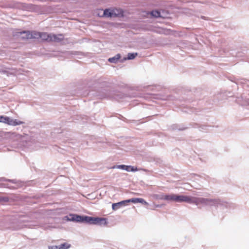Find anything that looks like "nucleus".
<instances>
[{
  "label": "nucleus",
  "mask_w": 249,
  "mask_h": 249,
  "mask_svg": "<svg viewBox=\"0 0 249 249\" xmlns=\"http://www.w3.org/2000/svg\"><path fill=\"white\" fill-rule=\"evenodd\" d=\"M192 204H195L197 206L202 205L203 206H224L228 207L229 204L218 199H209L203 197H192Z\"/></svg>",
  "instance_id": "obj_1"
},
{
  "label": "nucleus",
  "mask_w": 249,
  "mask_h": 249,
  "mask_svg": "<svg viewBox=\"0 0 249 249\" xmlns=\"http://www.w3.org/2000/svg\"><path fill=\"white\" fill-rule=\"evenodd\" d=\"M90 224L106 225L107 224L106 219L102 217H94L84 216V222Z\"/></svg>",
  "instance_id": "obj_2"
},
{
  "label": "nucleus",
  "mask_w": 249,
  "mask_h": 249,
  "mask_svg": "<svg viewBox=\"0 0 249 249\" xmlns=\"http://www.w3.org/2000/svg\"><path fill=\"white\" fill-rule=\"evenodd\" d=\"M0 122L7 124L12 126H17L23 124L24 123L17 119H14L7 116H0Z\"/></svg>",
  "instance_id": "obj_3"
},
{
  "label": "nucleus",
  "mask_w": 249,
  "mask_h": 249,
  "mask_svg": "<svg viewBox=\"0 0 249 249\" xmlns=\"http://www.w3.org/2000/svg\"><path fill=\"white\" fill-rule=\"evenodd\" d=\"M52 36V34H49L46 33H40L35 31L34 38H40L44 40L51 41Z\"/></svg>",
  "instance_id": "obj_4"
},
{
  "label": "nucleus",
  "mask_w": 249,
  "mask_h": 249,
  "mask_svg": "<svg viewBox=\"0 0 249 249\" xmlns=\"http://www.w3.org/2000/svg\"><path fill=\"white\" fill-rule=\"evenodd\" d=\"M34 32H30L29 31H23L17 32L15 36L23 39L34 38Z\"/></svg>",
  "instance_id": "obj_5"
},
{
  "label": "nucleus",
  "mask_w": 249,
  "mask_h": 249,
  "mask_svg": "<svg viewBox=\"0 0 249 249\" xmlns=\"http://www.w3.org/2000/svg\"><path fill=\"white\" fill-rule=\"evenodd\" d=\"M65 218L68 221H73L77 222H84V216H80L74 214H70L66 216Z\"/></svg>",
  "instance_id": "obj_6"
},
{
  "label": "nucleus",
  "mask_w": 249,
  "mask_h": 249,
  "mask_svg": "<svg viewBox=\"0 0 249 249\" xmlns=\"http://www.w3.org/2000/svg\"><path fill=\"white\" fill-rule=\"evenodd\" d=\"M192 197L184 195H176L175 202H186L192 204Z\"/></svg>",
  "instance_id": "obj_7"
},
{
  "label": "nucleus",
  "mask_w": 249,
  "mask_h": 249,
  "mask_svg": "<svg viewBox=\"0 0 249 249\" xmlns=\"http://www.w3.org/2000/svg\"><path fill=\"white\" fill-rule=\"evenodd\" d=\"M120 13L117 9H106L104 11V16L107 18L116 17L118 16Z\"/></svg>",
  "instance_id": "obj_8"
},
{
  "label": "nucleus",
  "mask_w": 249,
  "mask_h": 249,
  "mask_svg": "<svg viewBox=\"0 0 249 249\" xmlns=\"http://www.w3.org/2000/svg\"><path fill=\"white\" fill-rule=\"evenodd\" d=\"M129 203V199H127L118 203H113L112 205V208L114 211H116L119 209L127 205Z\"/></svg>",
  "instance_id": "obj_9"
},
{
  "label": "nucleus",
  "mask_w": 249,
  "mask_h": 249,
  "mask_svg": "<svg viewBox=\"0 0 249 249\" xmlns=\"http://www.w3.org/2000/svg\"><path fill=\"white\" fill-rule=\"evenodd\" d=\"M71 245L67 243H64L59 246H53L49 247V249H68Z\"/></svg>",
  "instance_id": "obj_10"
},
{
  "label": "nucleus",
  "mask_w": 249,
  "mask_h": 249,
  "mask_svg": "<svg viewBox=\"0 0 249 249\" xmlns=\"http://www.w3.org/2000/svg\"><path fill=\"white\" fill-rule=\"evenodd\" d=\"M129 202L134 203H141L143 205H148V203L142 198H133L129 199Z\"/></svg>",
  "instance_id": "obj_11"
},
{
  "label": "nucleus",
  "mask_w": 249,
  "mask_h": 249,
  "mask_svg": "<svg viewBox=\"0 0 249 249\" xmlns=\"http://www.w3.org/2000/svg\"><path fill=\"white\" fill-rule=\"evenodd\" d=\"M64 38L63 35L62 34L54 35L52 34L51 41L59 42Z\"/></svg>",
  "instance_id": "obj_12"
},
{
  "label": "nucleus",
  "mask_w": 249,
  "mask_h": 249,
  "mask_svg": "<svg viewBox=\"0 0 249 249\" xmlns=\"http://www.w3.org/2000/svg\"><path fill=\"white\" fill-rule=\"evenodd\" d=\"M176 195L175 194H166L165 200L169 202H175Z\"/></svg>",
  "instance_id": "obj_13"
},
{
  "label": "nucleus",
  "mask_w": 249,
  "mask_h": 249,
  "mask_svg": "<svg viewBox=\"0 0 249 249\" xmlns=\"http://www.w3.org/2000/svg\"><path fill=\"white\" fill-rule=\"evenodd\" d=\"M150 14H151V15L152 16H153V17L163 18V16L162 15H161V12L158 10L152 11L151 12Z\"/></svg>",
  "instance_id": "obj_14"
},
{
  "label": "nucleus",
  "mask_w": 249,
  "mask_h": 249,
  "mask_svg": "<svg viewBox=\"0 0 249 249\" xmlns=\"http://www.w3.org/2000/svg\"><path fill=\"white\" fill-rule=\"evenodd\" d=\"M153 197L154 198L157 200H165L166 197V194H160L153 195Z\"/></svg>",
  "instance_id": "obj_15"
},
{
  "label": "nucleus",
  "mask_w": 249,
  "mask_h": 249,
  "mask_svg": "<svg viewBox=\"0 0 249 249\" xmlns=\"http://www.w3.org/2000/svg\"><path fill=\"white\" fill-rule=\"evenodd\" d=\"M120 57H121L120 54H117L114 57L109 58L108 59V61L110 63H116L117 62V61H118V60L120 58Z\"/></svg>",
  "instance_id": "obj_16"
},
{
  "label": "nucleus",
  "mask_w": 249,
  "mask_h": 249,
  "mask_svg": "<svg viewBox=\"0 0 249 249\" xmlns=\"http://www.w3.org/2000/svg\"><path fill=\"white\" fill-rule=\"evenodd\" d=\"M138 55V53H129L127 58H124V60H132L135 58Z\"/></svg>",
  "instance_id": "obj_17"
},
{
  "label": "nucleus",
  "mask_w": 249,
  "mask_h": 249,
  "mask_svg": "<svg viewBox=\"0 0 249 249\" xmlns=\"http://www.w3.org/2000/svg\"><path fill=\"white\" fill-rule=\"evenodd\" d=\"M125 165H114L111 167L112 169H120L125 170Z\"/></svg>",
  "instance_id": "obj_18"
},
{
  "label": "nucleus",
  "mask_w": 249,
  "mask_h": 249,
  "mask_svg": "<svg viewBox=\"0 0 249 249\" xmlns=\"http://www.w3.org/2000/svg\"><path fill=\"white\" fill-rule=\"evenodd\" d=\"M139 170L138 168H135L134 167L131 166L130 171L135 172V171H138Z\"/></svg>",
  "instance_id": "obj_19"
},
{
  "label": "nucleus",
  "mask_w": 249,
  "mask_h": 249,
  "mask_svg": "<svg viewBox=\"0 0 249 249\" xmlns=\"http://www.w3.org/2000/svg\"><path fill=\"white\" fill-rule=\"evenodd\" d=\"M130 168H131V166L130 165H125V170L127 171V172H130Z\"/></svg>",
  "instance_id": "obj_20"
},
{
  "label": "nucleus",
  "mask_w": 249,
  "mask_h": 249,
  "mask_svg": "<svg viewBox=\"0 0 249 249\" xmlns=\"http://www.w3.org/2000/svg\"><path fill=\"white\" fill-rule=\"evenodd\" d=\"M17 73V71L15 70H13V71L11 72V74H16Z\"/></svg>",
  "instance_id": "obj_21"
},
{
  "label": "nucleus",
  "mask_w": 249,
  "mask_h": 249,
  "mask_svg": "<svg viewBox=\"0 0 249 249\" xmlns=\"http://www.w3.org/2000/svg\"><path fill=\"white\" fill-rule=\"evenodd\" d=\"M237 102L239 104H242V105H245V104H244V103H241V102L239 101V100H238V101H237Z\"/></svg>",
  "instance_id": "obj_22"
},
{
  "label": "nucleus",
  "mask_w": 249,
  "mask_h": 249,
  "mask_svg": "<svg viewBox=\"0 0 249 249\" xmlns=\"http://www.w3.org/2000/svg\"><path fill=\"white\" fill-rule=\"evenodd\" d=\"M3 72L4 73H6L7 74V75H8V74H9V72L6 71H3Z\"/></svg>",
  "instance_id": "obj_23"
},
{
  "label": "nucleus",
  "mask_w": 249,
  "mask_h": 249,
  "mask_svg": "<svg viewBox=\"0 0 249 249\" xmlns=\"http://www.w3.org/2000/svg\"><path fill=\"white\" fill-rule=\"evenodd\" d=\"M161 205H156L155 206L156 207H160Z\"/></svg>",
  "instance_id": "obj_24"
},
{
  "label": "nucleus",
  "mask_w": 249,
  "mask_h": 249,
  "mask_svg": "<svg viewBox=\"0 0 249 249\" xmlns=\"http://www.w3.org/2000/svg\"><path fill=\"white\" fill-rule=\"evenodd\" d=\"M247 104L249 105V101L247 102Z\"/></svg>",
  "instance_id": "obj_25"
}]
</instances>
